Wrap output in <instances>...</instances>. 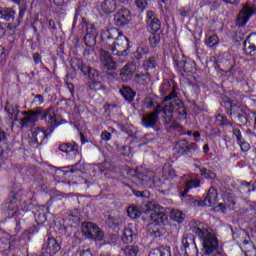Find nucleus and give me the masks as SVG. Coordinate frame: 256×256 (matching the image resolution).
<instances>
[{
    "label": "nucleus",
    "mask_w": 256,
    "mask_h": 256,
    "mask_svg": "<svg viewBox=\"0 0 256 256\" xmlns=\"http://www.w3.org/2000/svg\"><path fill=\"white\" fill-rule=\"evenodd\" d=\"M22 115L24 117L20 120V124L22 127H33L39 119L42 121H47L50 128L45 130L44 128H32L29 133V145L33 149H37V147L43 145L45 140L53 131H55V127H59V125H63V118L59 115L52 113L49 110H43V108H37L36 110H28L22 111Z\"/></svg>",
    "instance_id": "obj_1"
},
{
    "label": "nucleus",
    "mask_w": 256,
    "mask_h": 256,
    "mask_svg": "<svg viewBox=\"0 0 256 256\" xmlns=\"http://www.w3.org/2000/svg\"><path fill=\"white\" fill-rule=\"evenodd\" d=\"M100 39L103 43H106L111 47L110 51L116 57H127L129 51V39L123 35V32L119 31L117 28H112L110 30H103L101 32Z\"/></svg>",
    "instance_id": "obj_2"
},
{
    "label": "nucleus",
    "mask_w": 256,
    "mask_h": 256,
    "mask_svg": "<svg viewBox=\"0 0 256 256\" xmlns=\"http://www.w3.org/2000/svg\"><path fill=\"white\" fill-rule=\"evenodd\" d=\"M160 93L165 95L164 97V115H171L174 111H178V115L186 117L187 111L185 110V104H183L179 98H177V87L172 82L165 81L161 84Z\"/></svg>",
    "instance_id": "obj_3"
},
{
    "label": "nucleus",
    "mask_w": 256,
    "mask_h": 256,
    "mask_svg": "<svg viewBox=\"0 0 256 256\" xmlns=\"http://www.w3.org/2000/svg\"><path fill=\"white\" fill-rule=\"evenodd\" d=\"M193 233L202 240L203 253L210 256H225V253L217 251L219 248V240L215 234L211 233L209 229L201 226L194 227Z\"/></svg>",
    "instance_id": "obj_4"
},
{
    "label": "nucleus",
    "mask_w": 256,
    "mask_h": 256,
    "mask_svg": "<svg viewBox=\"0 0 256 256\" xmlns=\"http://www.w3.org/2000/svg\"><path fill=\"white\" fill-rule=\"evenodd\" d=\"M144 213L149 215V221H158L159 223H165V221H167L165 208L161 207V205L155 201L148 202L145 205Z\"/></svg>",
    "instance_id": "obj_5"
},
{
    "label": "nucleus",
    "mask_w": 256,
    "mask_h": 256,
    "mask_svg": "<svg viewBox=\"0 0 256 256\" xmlns=\"http://www.w3.org/2000/svg\"><path fill=\"white\" fill-rule=\"evenodd\" d=\"M256 13V1L255 0H248L240 10L238 14V25L240 27H245L247 23H249V19L253 17Z\"/></svg>",
    "instance_id": "obj_6"
},
{
    "label": "nucleus",
    "mask_w": 256,
    "mask_h": 256,
    "mask_svg": "<svg viewBox=\"0 0 256 256\" xmlns=\"http://www.w3.org/2000/svg\"><path fill=\"white\" fill-rule=\"evenodd\" d=\"M82 232L86 239H92L93 241H103V231L93 222H84L82 224Z\"/></svg>",
    "instance_id": "obj_7"
},
{
    "label": "nucleus",
    "mask_w": 256,
    "mask_h": 256,
    "mask_svg": "<svg viewBox=\"0 0 256 256\" xmlns=\"http://www.w3.org/2000/svg\"><path fill=\"white\" fill-rule=\"evenodd\" d=\"M161 111H163V107L157 105V108L153 112L146 114L141 118L140 125L145 129H155L157 123H159V113H161Z\"/></svg>",
    "instance_id": "obj_8"
},
{
    "label": "nucleus",
    "mask_w": 256,
    "mask_h": 256,
    "mask_svg": "<svg viewBox=\"0 0 256 256\" xmlns=\"http://www.w3.org/2000/svg\"><path fill=\"white\" fill-rule=\"evenodd\" d=\"M180 249L183 252L184 256H198L199 255V250L197 249V244L195 243V238H193L189 235H184L182 237Z\"/></svg>",
    "instance_id": "obj_9"
},
{
    "label": "nucleus",
    "mask_w": 256,
    "mask_h": 256,
    "mask_svg": "<svg viewBox=\"0 0 256 256\" xmlns=\"http://www.w3.org/2000/svg\"><path fill=\"white\" fill-rule=\"evenodd\" d=\"M199 146L195 143H189L187 140L183 139L176 143L174 151L179 155H194L197 153Z\"/></svg>",
    "instance_id": "obj_10"
},
{
    "label": "nucleus",
    "mask_w": 256,
    "mask_h": 256,
    "mask_svg": "<svg viewBox=\"0 0 256 256\" xmlns=\"http://www.w3.org/2000/svg\"><path fill=\"white\" fill-rule=\"evenodd\" d=\"M99 53V61L102 69H105L106 71H115V69H117V62L113 59L111 53L103 48L99 50Z\"/></svg>",
    "instance_id": "obj_11"
},
{
    "label": "nucleus",
    "mask_w": 256,
    "mask_h": 256,
    "mask_svg": "<svg viewBox=\"0 0 256 256\" xmlns=\"http://www.w3.org/2000/svg\"><path fill=\"white\" fill-rule=\"evenodd\" d=\"M114 23L116 27H125L131 23V11L127 8H122L114 15Z\"/></svg>",
    "instance_id": "obj_12"
},
{
    "label": "nucleus",
    "mask_w": 256,
    "mask_h": 256,
    "mask_svg": "<svg viewBox=\"0 0 256 256\" xmlns=\"http://www.w3.org/2000/svg\"><path fill=\"white\" fill-rule=\"evenodd\" d=\"M146 23L149 33H159L161 31V20H159L155 12L151 10L147 12Z\"/></svg>",
    "instance_id": "obj_13"
},
{
    "label": "nucleus",
    "mask_w": 256,
    "mask_h": 256,
    "mask_svg": "<svg viewBox=\"0 0 256 256\" xmlns=\"http://www.w3.org/2000/svg\"><path fill=\"white\" fill-rule=\"evenodd\" d=\"M243 51L245 55L249 57H255L256 55V33H252L247 36L243 43Z\"/></svg>",
    "instance_id": "obj_14"
},
{
    "label": "nucleus",
    "mask_w": 256,
    "mask_h": 256,
    "mask_svg": "<svg viewBox=\"0 0 256 256\" xmlns=\"http://www.w3.org/2000/svg\"><path fill=\"white\" fill-rule=\"evenodd\" d=\"M151 222L147 225V229L154 237H162L165 234L164 223L157 220H150Z\"/></svg>",
    "instance_id": "obj_15"
},
{
    "label": "nucleus",
    "mask_w": 256,
    "mask_h": 256,
    "mask_svg": "<svg viewBox=\"0 0 256 256\" xmlns=\"http://www.w3.org/2000/svg\"><path fill=\"white\" fill-rule=\"evenodd\" d=\"M217 203V189L211 187L204 200L198 201L199 207H213Z\"/></svg>",
    "instance_id": "obj_16"
},
{
    "label": "nucleus",
    "mask_w": 256,
    "mask_h": 256,
    "mask_svg": "<svg viewBox=\"0 0 256 256\" xmlns=\"http://www.w3.org/2000/svg\"><path fill=\"white\" fill-rule=\"evenodd\" d=\"M75 65L77 69L83 73V75H88L89 79H95V77H99V70L87 66V64L83 63V61L77 60Z\"/></svg>",
    "instance_id": "obj_17"
},
{
    "label": "nucleus",
    "mask_w": 256,
    "mask_h": 256,
    "mask_svg": "<svg viewBox=\"0 0 256 256\" xmlns=\"http://www.w3.org/2000/svg\"><path fill=\"white\" fill-rule=\"evenodd\" d=\"M58 150L61 151V153H65L66 155L73 153V155L77 156L79 155V144L76 142L61 143L58 146Z\"/></svg>",
    "instance_id": "obj_18"
},
{
    "label": "nucleus",
    "mask_w": 256,
    "mask_h": 256,
    "mask_svg": "<svg viewBox=\"0 0 256 256\" xmlns=\"http://www.w3.org/2000/svg\"><path fill=\"white\" fill-rule=\"evenodd\" d=\"M46 249V253L48 255H55L56 253H59L61 251V244L55 238H48L46 245H44Z\"/></svg>",
    "instance_id": "obj_19"
},
{
    "label": "nucleus",
    "mask_w": 256,
    "mask_h": 256,
    "mask_svg": "<svg viewBox=\"0 0 256 256\" xmlns=\"http://www.w3.org/2000/svg\"><path fill=\"white\" fill-rule=\"evenodd\" d=\"M4 111L9 119L19 121V107H17V105L8 102L4 108Z\"/></svg>",
    "instance_id": "obj_20"
},
{
    "label": "nucleus",
    "mask_w": 256,
    "mask_h": 256,
    "mask_svg": "<svg viewBox=\"0 0 256 256\" xmlns=\"http://www.w3.org/2000/svg\"><path fill=\"white\" fill-rule=\"evenodd\" d=\"M174 63L181 73H192L193 67L195 66V63L187 62V60L174 59Z\"/></svg>",
    "instance_id": "obj_21"
},
{
    "label": "nucleus",
    "mask_w": 256,
    "mask_h": 256,
    "mask_svg": "<svg viewBox=\"0 0 256 256\" xmlns=\"http://www.w3.org/2000/svg\"><path fill=\"white\" fill-rule=\"evenodd\" d=\"M134 181L141 187H151V183H153L151 176L143 173H137L134 177Z\"/></svg>",
    "instance_id": "obj_22"
},
{
    "label": "nucleus",
    "mask_w": 256,
    "mask_h": 256,
    "mask_svg": "<svg viewBox=\"0 0 256 256\" xmlns=\"http://www.w3.org/2000/svg\"><path fill=\"white\" fill-rule=\"evenodd\" d=\"M137 239V233L131 227H125L122 231L123 243L130 244Z\"/></svg>",
    "instance_id": "obj_23"
},
{
    "label": "nucleus",
    "mask_w": 256,
    "mask_h": 256,
    "mask_svg": "<svg viewBox=\"0 0 256 256\" xmlns=\"http://www.w3.org/2000/svg\"><path fill=\"white\" fill-rule=\"evenodd\" d=\"M133 65L127 64L120 70V79H122L125 83L131 81L133 78Z\"/></svg>",
    "instance_id": "obj_24"
},
{
    "label": "nucleus",
    "mask_w": 256,
    "mask_h": 256,
    "mask_svg": "<svg viewBox=\"0 0 256 256\" xmlns=\"http://www.w3.org/2000/svg\"><path fill=\"white\" fill-rule=\"evenodd\" d=\"M101 9L103 13L106 15H110V13H115L117 10V1L116 0H104L101 3Z\"/></svg>",
    "instance_id": "obj_25"
},
{
    "label": "nucleus",
    "mask_w": 256,
    "mask_h": 256,
    "mask_svg": "<svg viewBox=\"0 0 256 256\" xmlns=\"http://www.w3.org/2000/svg\"><path fill=\"white\" fill-rule=\"evenodd\" d=\"M97 39V29L93 24H86V35L84 41H91V43H96Z\"/></svg>",
    "instance_id": "obj_26"
},
{
    "label": "nucleus",
    "mask_w": 256,
    "mask_h": 256,
    "mask_svg": "<svg viewBox=\"0 0 256 256\" xmlns=\"http://www.w3.org/2000/svg\"><path fill=\"white\" fill-rule=\"evenodd\" d=\"M0 19L4 21H11L15 19V10L7 7H0Z\"/></svg>",
    "instance_id": "obj_27"
},
{
    "label": "nucleus",
    "mask_w": 256,
    "mask_h": 256,
    "mask_svg": "<svg viewBox=\"0 0 256 256\" xmlns=\"http://www.w3.org/2000/svg\"><path fill=\"white\" fill-rule=\"evenodd\" d=\"M149 256H171V247L161 246L150 251Z\"/></svg>",
    "instance_id": "obj_28"
},
{
    "label": "nucleus",
    "mask_w": 256,
    "mask_h": 256,
    "mask_svg": "<svg viewBox=\"0 0 256 256\" xmlns=\"http://www.w3.org/2000/svg\"><path fill=\"white\" fill-rule=\"evenodd\" d=\"M135 81L139 83V85H149L151 82V74L146 72L145 74L143 73H137L135 74Z\"/></svg>",
    "instance_id": "obj_29"
},
{
    "label": "nucleus",
    "mask_w": 256,
    "mask_h": 256,
    "mask_svg": "<svg viewBox=\"0 0 256 256\" xmlns=\"http://www.w3.org/2000/svg\"><path fill=\"white\" fill-rule=\"evenodd\" d=\"M201 185V181L195 180V179H190L186 182V186L184 191L182 192L181 196L182 197H187V194L189 193L190 189H195Z\"/></svg>",
    "instance_id": "obj_30"
},
{
    "label": "nucleus",
    "mask_w": 256,
    "mask_h": 256,
    "mask_svg": "<svg viewBox=\"0 0 256 256\" xmlns=\"http://www.w3.org/2000/svg\"><path fill=\"white\" fill-rule=\"evenodd\" d=\"M120 95H122L126 101H133V99H135V92L131 87L125 86L120 89Z\"/></svg>",
    "instance_id": "obj_31"
},
{
    "label": "nucleus",
    "mask_w": 256,
    "mask_h": 256,
    "mask_svg": "<svg viewBox=\"0 0 256 256\" xmlns=\"http://www.w3.org/2000/svg\"><path fill=\"white\" fill-rule=\"evenodd\" d=\"M170 219L176 223H183L185 221V214L181 210H172L170 212Z\"/></svg>",
    "instance_id": "obj_32"
},
{
    "label": "nucleus",
    "mask_w": 256,
    "mask_h": 256,
    "mask_svg": "<svg viewBox=\"0 0 256 256\" xmlns=\"http://www.w3.org/2000/svg\"><path fill=\"white\" fill-rule=\"evenodd\" d=\"M155 67H157V58H155L154 56L147 58L143 62V69H145V71L155 69Z\"/></svg>",
    "instance_id": "obj_33"
},
{
    "label": "nucleus",
    "mask_w": 256,
    "mask_h": 256,
    "mask_svg": "<svg viewBox=\"0 0 256 256\" xmlns=\"http://www.w3.org/2000/svg\"><path fill=\"white\" fill-rule=\"evenodd\" d=\"M240 189L244 193H252V191L256 190V182L254 184H251V182L242 181L240 184Z\"/></svg>",
    "instance_id": "obj_34"
},
{
    "label": "nucleus",
    "mask_w": 256,
    "mask_h": 256,
    "mask_svg": "<svg viewBox=\"0 0 256 256\" xmlns=\"http://www.w3.org/2000/svg\"><path fill=\"white\" fill-rule=\"evenodd\" d=\"M164 123L167 125V127H170V129L179 128V123H177V120L173 118V115H166L164 117Z\"/></svg>",
    "instance_id": "obj_35"
},
{
    "label": "nucleus",
    "mask_w": 256,
    "mask_h": 256,
    "mask_svg": "<svg viewBox=\"0 0 256 256\" xmlns=\"http://www.w3.org/2000/svg\"><path fill=\"white\" fill-rule=\"evenodd\" d=\"M85 45L87 46L83 52L84 57H89L95 53V43H91V40H84Z\"/></svg>",
    "instance_id": "obj_36"
},
{
    "label": "nucleus",
    "mask_w": 256,
    "mask_h": 256,
    "mask_svg": "<svg viewBox=\"0 0 256 256\" xmlns=\"http://www.w3.org/2000/svg\"><path fill=\"white\" fill-rule=\"evenodd\" d=\"M163 173L167 175L168 179H175V177H177V172H175V169L171 168L169 163L164 164Z\"/></svg>",
    "instance_id": "obj_37"
},
{
    "label": "nucleus",
    "mask_w": 256,
    "mask_h": 256,
    "mask_svg": "<svg viewBox=\"0 0 256 256\" xmlns=\"http://www.w3.org/2000/svg\"><path fill=\"white\" fill-rule=\"evenodd\" d=\"M128 217L130 219H137L141 217V210H139L136 206H130L127 209Z\"/></svg>",
    "instance_id": "obj_38"
},
{
    "label": "nucleus",
    "mask_w": 256,
    "mask_h": 256,
    "mask_svg": "<svg viewBox=\"0 0 256 256\" xmlns=\"http://www.w3.org/2000/svg\"><path fill=\"white\" fill-rule=\"evenodd\" d=\"M89 89L91 91H105V89H107L103 84L102 82L100 81H92L90 84H89Z\"/></svg>",
    "instance_id": "obj_39"
},
{
    "label": "nucleus",
    "mask_w": 256,
    "mask_h": 256,
    "mask_svg": "<svg viewBox=\"0 0 256 256\" xmlns=\"http://www.w3.org/2000/svg\"><path fill=\"white\" fill-rule=\"evenodd\" d=\"M161 41V35L159 33H151L149 37V44L151 47H157L159 45V42Z\"/></svg>",
    "instance_id": "obj_40"
},
{
    "label": "nucleus",
    "mask_w": 256,
    "mask_h": 256,
    "mask_svg": "<svg viewBox=\"0 0 256 256\" xmlns=\"http://www.w3.org/2000/svg\"><path fill=\"white\" fill-rule=\"evenodd\" d=\"M216 119L220 127H231V125H233L231 122H229V120L225 116L221 114H218L216 116Z\"/></svg>",
    "instance_id": "obj_41"
},
{
    "label": "nucleus",
    "mask_w": 256,
    "mask_h": 256,
    "mask_svg": "<svg viewBox=\"0 0 256 256\" xmlns=\"http://www.w3.org/2000/svg\"><path fill=\"white\" fill-rule=\"evenodd\" d=\"M8 211L11 213V217H17L19 215V207L15 201H11L8 204Z\"/></svg>",
    "instance_id": "obj_42"
},
{
    "label": "nucleus",
    "mask_w": 256,
    "mask_h": 256,
    "mask_svg": "<svg viewBox=\"0 0 256 256\" xmlns=\"http://www.w3.org/2000/svg\"><path fill=\"white\" fill-rule=\"evenodd\" d=\"M205 44L207 47H210V49H213V47H217V45H219V38L215 35L210 36L206 39Z\"/></svg>",
    "instance_id": "obj_43"
},
{
    "label": "nucleus",
    "mask_w": 256,
    "mask_h": 256,
    "mask_svg": "<svg viewBox=\"0 0 256 256\" xmlns=\"http://www.w3.org/2000/svg\"><path fill=\"white\" fill-rule=\"evenodd\" d=\"M144 105L146 109H157V105H160L157 103V101H154L153 98L147 97L144 99Z\"/></svg>",
    "instance_id": "obj_44"
},
{
    "label": "nucleus",
    "mask_w": 256,
    "mask_h": 256,
    "mask_svg": "<svg viewBox=\"0 0 256 256\" xmlns=\"http://www.w3.org/2000/svg\"><path fill=\"white\" fill-rule=\"evenodd\" d=\"M149 53V49L146 47H138L135 53V58L139 61V59H143L144 55Z\"/></svg>",
    "instance_id": "obj_45"
},
{
    "label": "nucleus",
    "mask_w": 256,
    "mask_h": 256,
    "mask_svg": "<svg viewBox=\"0 0 256 256\" xmlns=\"http://www.w3.org/2000/svg\"><path fill=\"white\" fill-rule=\"evenodd\" d=\"M200 174L202 175V177H204L205 179H215V173H213V171L207 169V168H203L200 170Z\"/></svg>",
    "instance_id": "obj_46"
},
{
    "label": "nucleus",
    "mask_w": 256,
    "mask_h": 256,
    "mask_svg": "<svg viewBox=\"0 0 256 256\" xmlns=\"http://www.w3.org/2000/svg\"><path fill=\"white\" fill-rule=\"evenodd\" d=\"M138 253H139V248L137 246L131 245L126 248L127 256H137Z\"/></svg>",
    "instance_id": "obj_47"
},
{
    "label": "nucleus",
    "mask_w": 256,
    "mask_h": 256,
    "mask_svg": "<svg viewBox=\"0 0 256 256\" xmlns=\"http://www.w3.org/2000/svg\"><path fill=\"white\" fill-rule=\"evenodd\" d=\"M243 112V108L241 106H238L237 104H232L230 108V115H239Z\"/></svg>",
    "instance_id": "obj_48"
},
{
    "label": "nucleus",
    "mask_w": 256,
    "mask_h": 256,
    "mask_svg": "<svg viewBox=\"0 0 256 256\" xmlns=\"http://www.w3.org/2000/svg\"><path fill=\"white\" fill-rule=\"evenodd\" d=\"M238 144L240 145L241 151H243V153H247V151L251 149V145H249V142L245 140H241V142Z\"/></svg>",
    "instance_id": "obj_49"
},
{
    "label": "nucleus",
    "mask_w": 256,
    "mask_h": 256,
    "mask_svg": "<svg viewBox=\"0 0 256 256\" xmlns=\"http://www.w3.org/2000/svg\"><path fill=\"white\" fill-rule=\"evenodd\" d=\"M136 5L138 8L141 9V11H145V9H147L149 3L147 2V0H136Z\"/></svg>",
    "instance_id": "obj_50"
},
{
    "label": "nucleus",
    "mask_w": 256,
    "mask_h": 256,
    "mask_svg": "<svg viewBox=\"0 0 256 256\" xmlns=\"http://www.w3.org/2000/svg\"><path fill=\"white\" fill-rule=\"evenodd\" d=\"M35 219L37 221V223H45V221H47V216L45 215V213H39L37 214V216H35Z\"/></svg>",
    "instance_id": "obj_51"
},
{
    "label": "nucleus",
    "mask_w": 256,
    "mask_h": 256,
    "mask_svg": "<svg viewBox=\"0 0 256 256\" xmlns=\"http://www.w3.org/2000/svg\"><path fill=\"white\" fill-rule=\"evenodd\" d=\"M233 135H235L238 143H241V141L243 140V136L241 135V130L239 128L233 129Z\"/></svg>",
    "instance_id": "obj_52"
},
{
    "label": "nucleus",
    "mask_w": 256,
    "mask_h": 256,
    "mask_svg": "<svg viewBox=\"0 0 256 256\" xmlns=\"http://www.w3.org/2000/svg\"><path fill=\"white\" fill-rule=\"evenodd\" d=\"M111 133L110 132H107V130H104L102 133H101V139L102 141H111Z\"/></svg>",
    "instance_id": "obj_53"
},
{
    "label": "nucleus",
    "mask_w": 256,
    "mask_h": 256,
    "mask_svg": "<svg viewBox=\"0 0 256 256\" xmlns=\"http://www.w3.org/2000/svg\"><path fill=\"white\" fill-rule=\"evenodd\" d=\"M133 193L136 197H149V192L148 191H137L133 190Z\"/></svg>",
    "instance_id": "obj_54"
},
{
    "label": "nucleus",
    "mask_w": 256,
    "mask_h": 256,
    "mask_svg": "<svg viewBox=\"0 0 256 256\" xmlns=\"http://www.w3.org/2000/svg\"><path fill=\"white\" fill-rule=\"evenodd\" d=\"M23 17H25V8H21L19 10V14H18V18H17L18 25H21V22L23 21Z\"/></svg>",
    "instance_id": "obj_55"
},
{
    "label": "nucleus",
    "mask_w": 256,
    "mask_h": 256,
    "mask_svg": "<svg viewBox=\"0 0 256 256\" xmlns=\"http://www.w3.org/2000/svg\"><path fill=\"white\" fill-rule=\"evenodd\" d=\"M69 0H54V5L57 7H65V5H68Z\"/></svg>",
    "instance_id": "obj_56"
},
{
    "label": "nucleus",
    "mask_w": 256,
    "mask_h": 256,
    "mask_svg": "<svg viewBox=\"0 0 256 256\" xmlns=\"http://www.w3.org/2000/svg\"><path fill=\"white\" fill-rule=\"evenodd\" d=\"M216 211H221L222 213H226L227 212V207L225 206V204L223 203H219L216 207H215Z\"/></svg>",
    "instance_id": "obj_57"
},
{
    "label": "nucleus",
    "mask_w": 256,
    "mask_h": 256,
    "mask_svg": "<svg viewBox=\"0 0 256 256\" xmlns=\"http://www.w3.org/2000/svg\"><path fill=\"white\" fill-rule=\"evenodd\" d=\"M5 141H7V136L4 131L0 130V147L5 145Z\"/></svg>",
    "instance_id": "obj_58"
},
{
    "label": "nucleus",
    "mask_w": 256,
    "mask_h": 256,
    "mask_svg": "<svg viewBox=\"0 0 256 256\" xmlns=\"http://www.w3.org/2000/svg\"><path fill=\"white\" fill-rule=\"evenodd\" d=\"M33 60L35 65H39L41 63V54L40 53H34L33 54Z\"/></svg>",
    "instance_id": "obj_59"
},
{
    "label": "nucleus",
    "mask_w": 256,
    "mask_h": 256,
    "mask_svg": "<svg viewBox=\"0 0 256 256\" xmlns=\"http://www.w3.org/2000/svg\"><path fill=\"white\" fill-rule=\"evenodd\" d=\"M237 117H238V120L240 121V123H243V125H245V123H247V117L245 116L244 112L237 115Z\"/></svg>",
    "instance_id": "obj_60"
},
{
    "label": "nucleus",
    "mask_w": 256,
    "mask_h": 256,
    "mask_svg": "<svg viewBox=\"0 0 256 256\" xmlns=\"http://www.w3.org/2000/svg\"><path fill=\"white\" fill-rule=\"evenodd\" d=\"M48 25H49V29H51L52 33H55V31H57V26L55 25V20H49Z\"/></svg>",
    "instance_id": "obj_61"
},
{
    "label": "nucleus",
    "mask_w": 256,
    "mask_h": 256,
    "mask_svg": "<svg viewBox=\"0 0 256 256\" xmlns=\"http://www.w3.org/2000/svg\"><path fill=\"white\" fill-rule=\"evenodd\" d=\"M19 25H20L19 22L14 23V24L8 23L7 29H8V31H15V29H17V27H19Z\"/></svg>",
    "instance_id": "obj_62"
},
{
    "label": "nucleus",
    "mask_w": 256,
    "mask_h": 256,
    "mask_svg": "<svg viewBox=\"0 0 256 256\" xmlns=\"http://www.w3.org/2000/svg\"><path fill=\"white\" fill-rule=\"evenodd\" d=\"M28 233L30 235H35V233H39V227L38 226H32L28 229Z\"/></svg>",
    "instance_id": "obj_63"
},
{
    "label": "nucleus",
    "mask_w": 256,
    "mask_h": 256,
    "mask_svg": "<svg viewBox=\"0 0 256 256\" xmlns=\"http://www.w3.org/2000/svg\"><path fill=\"white\" fill-rule=\"evenodd\" d=\"M80 255L81 256H93V254H91V251H89V250L80 251Z\"/></svg>",
    "instance_id": "obj_64"
}]
</instances>
